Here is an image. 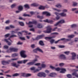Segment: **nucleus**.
Returning a JSON list of instances; mask_svg holds the SVG:
<instances>
[{"label": "nucleus", "instance_id": "obj_1", "mask_svg": "<svg viewBox=\"0 0 78 78\" xmlns=\"http://www.w3.org/2000/svg\"><path fill=\"white\" fill-rule=\"evenodd\" d=\"M59 41H64V42H67V41H70V40L69 39H66L65 38H62L60 40H59L57 41H55V44H57Z\"/></svg>", "mask_w": 78, "mask_h": 78}, {"label": "nucleus", "instance_id": "obj_2", "mask_svg": "<svg viewBox=\"0 0 78 78\" xmlns=\"http://www.w3.org/2000/svg\"><path fill=\"white\" fill-rule=\"evenodd\" d=\"M38 76H40V77H42L43 76V77H45L46 76V74L45 73L42 72H40L37 75Z\"/></svg>", "mask_w": 78, "mask_h": 78}, {"label": "nucleus", "instance_id": "obj_3", "mask_svg": "<svg viewBox=\"0 0 78 78\" xmlns=\"http://www.w3.org/2000/svg\"><path fill=\"white\" fill-rule=\"evenodd\" d=\"M25 51H22L20 52V54L21 57L24 58L27 57V55H25Z\"/></svg>", "mask_w": 78, "mask_h": 78}, {"label": "nucleus", "instance_id": "obj_4", "mask_svg": "<svg viewBox=\"0 0 78 78\" xmlns=\"http://www.w3.org/2000/svg\"><path fill=\"white\" fill-rule=\"evenodd\" d=\"M59 58L61 59H62L63 60H66L67 59V58L66 56L63 54L59 56Z\"/></svg>", "mask_w": 78, "mask_h": 78}, {"label": "nucleus", "instance_id": "obj_5", "mask_svg": "<svg viewBox=\"0 0 78 78\" xmlns=\"http://www.w3.org/2000/svg\"><path fill=\"white\" fill-rule=\"evenodd\" d=\"M37 51H39L40 52H41V53H43V51L39 48H37L33 50V52L34 53H36L37 52Z\"/></svg>", "mask_w": 78, "mask_h": 78}, {"label": "nucleus", "instance_id": "obj_6", "mask_svg": "<svg viewBox=\"0 0 78 78\" xmlns=\"http://www.w3.org/2000/svg\"><path fill=\"white\" fill-rule=\"evenodd\" d=\"M52 30V29L51 28H48L46 30H44L43 31L45 33H50L51 31Z\"/></svg>", "mask_w": 78, "mask_h": 78}, {"label": "nucleus", "instance_id": "obj_7", "mask_svg": "<svg viewBox=\"0 0 78 78\" xmlns=\"http://www.w3.org/2000/svg\"><path fill=\"white\" fill-rule=\"evenodd\" d=\"M71 55H72V59L73 60L74 59H75L76 58V55L75 54V53L73 52L71 53Z\"/></svg>", "mask_w": 78, "mask_h": 78}, {"label": "nucleus", "instance_id": "obj_8", "mask_svg": "<svg viewBox=\"0 0 78 78\" xmlns=\"http://www.w3.org/2000/svg\"><path fill=\"white\" fill-rule=\"evenodd\" d=\"M12 66H13V67H15L16 68H18V67L19 66H20V65L19 64H16V63H12L11 64Z\"/></svg>", "mask_w": 78, "mask_h": 78}, {"label": "nucleus", "instance_id": "obj_9", "mask_svg": "<svg viewBox=\"0 0 78 78\" xmlns=\"http://www.w3.org/2000/svg\"><path fill=\"white\" fill-rule=\"evenodd\" d=\"M44 34H42L41 35H38L37 37V39L39 40V39H42V38H43L44 37Z\"/></svg>", "mask_w": 78, "mask_h": 78}, {"label": "nucleus", "instance_id": "obj_10", "mask_svg": "<svg viewBox=\"0 0 78 78\" xmlns=\"http://www.w3.org/2000/svg\"><path fill=\"white\" fill-rule=\"evenodd\" d=\"M42 14H46V16H50V13L47 12H43Z\"/></svg>", "mask_w": 78, "mask_h": 78}, {"label": "nucleus", "instance_id": "obj_11", "mask_svg": "<svg viewBox=\"0 0 78 78\" xmlns=\"http://www.w3.org/2000/svg\"><path fill=\"white\" fill-rule=\"evenodd\" d=\"M4 41L5 42H6V43H8V45H11L12 43L10 42H9L7 39H5Z\"/></svg>", "mask_w": 78, "mask_h": 78}, {"label": "nucleus", "instance_id": "obj_12", "mask_svg": "<svg viewBox=\"0 0 78 78\" xmlns=\"http://www.w3.org/2000/svg\"><path fill=\"white\" fill-rule=\"evenodd\" d=\"M59 15L62 16V17H66V13H65L64 12H62L59 13Z\"/></svg>", "mask_w": 78, "mask_h": 78}, {"label": "nucleus", "instance_id": "obj_13", "mask_svg": "<svg viewBox=\"0 0 78 78\" xmlns=\"http://www.w3.org/2000/svg\"><path fill=\"white\" fill-rule=\"evenodd\" d=\"M37 23V21H34L32 22H29L28 24H36Z\"/></svg>", "mask_w": 78, "mask_h": 78}, {"label": "nucleus", "instance_id": "obj_14", "mask_svg": "<svg viewBox=\"0 0 78 78\" xmlns=\"http://www.w3.org/2000/svg\"><path fill=\"white\" fill-rule=\"evenodd\" d=\"M38 68L39 69H37L36 70H35L34 71V73H35L36 72H39V70H41V69H42V67H41L38 66Z\"/></svg>", "mask_w": 78, "mask_h": 78}, {"label": "nucleus", "instance_id": "obj_15", "mask_svg": "<svg viewBox=\"0 0 78 78\" xmlns=\"http://www.w3.org/2000/svg\"><path fill=\"white\" fill-rule=\"evenodd\" d=\"M28 33V31H22L21 32H19L18 33V35H22V33Z\"/></svg>", "mask_w": 78, "mask_h": 78}, {"label": "nucleus", "instance_id": "obj_16", "mask_svg": "<svg viewBox=\"0 0 78 78\" xmlns=\"http://www.w3.org/2000/svg\"><path fill=\"white\" fill-rule=\"evenodd\" d=\"M18 9L20 11H22L23 9V7L21 5H20L18 8Z\"/></svg>", "mask_w": 78, "mask_h": 78}, {"label": "nucleus", "instance_id": "obj_17", "mask_svg": "<svg viewBox=\"0 0 78 78\" xmlns=\"http://www.w3.org/2000/svg\"><path fill=\"white\" fill-rule=\"evenodd\" d=\"M39 44L41 46H44V44L42 41H39Z\"/></svg>", "mask_w": 78, "mask_h": 78}, {"label": "nucleus", "instance_id": "obj_18", "mask_svg": "<svg viewBox=\"0 0 78 78\" xmlns=\"http://www.w3.org/2000/svg\"><path fill=\"white\" fill-rule=\"evenodd\" d=\"M60 70H61V71L60 72V73H65V72H66V70L65 69L61 68Z\"/></svg>", "mask_w": 78, "mask_h": 78}, {"label": "nucleus", "instance_id": "obj_19", "mask_svg": "<svg viewBox=\"0 0 78 78\" xmlns=\"http://www.w3.org/2000/svg\"><path fill=\"white\" fill-rule=\"evenodd\" d=\"M20 75L23 77H26V73H20Z\"/></svg>", "mask_w": 78, "mask_h": 78}, {"label": "nucleus", "instance_id": "obj_20", "mask_svg": "<svg viewBox=\"0 0 78 78\" xmlns=\"http://www.w3.org/2000/svg\"><path fill=\"white\" fill-rule=\"evenodd\" d=\"M38 8L39 9H42L43 10H44V9H45V7L42 6H41L39 7Z\"/></svg>", "mask_w": 78, "mask_h": 78}, {"label": "nucleus", "instance_id": "obj_21", "mask_svg": "<svg viewBox=\"0 0 78 78\" xmlns=\"http://www.w3.org/2000/svg\"><path fill=\"white\" fill-rule=\"evenodd\" d=\"M7 63H8L7 61H2V64L3 65H6V64H8Z\"/></svg>", "mask_w": 78, "mask_h": 78}, {"label": "nucleus", "instance_id": "obj_22", "mask_svg": "<svg viewBox=\"0 0 78 78\" xmlns=\"http://www.w3.org/2000/svg\"><path fill=\"white\" fill-rule=\"evenodd\" d=\"M24 7H25V8H27V9H29V8H30L29 5L28 4H26L24 5Z\"/></svg>", "mask_w": 78, "mask_h": 78}, {"label": "nucleus", "instance_id": "obj_23", "mask_svg": "<svg viewBox=\"0 0 78 78\" xmlns=\"http://www.w3.org/2000/svg\"><path fill=\"white\" fill-rule=\"evenodd\" d=\"M55 6L57 7V8H61V7L62 6V5L60 4H57L56 5H55Z\"/></svg>", "mask_w": 78, "mask_h": 78}, {"label": "nucleus", "instance_id": "obj_24", "mask_svg": "<svg viewBox=\"0 0 78 78\" xmlns=\"http://www.w3.org/2000/svg\"><path fill=\"white\" fill-rule=\"evenodd\" d=\"M37 27L38 28H42V25L41 24H38L37 26Z\"/></svg>", "mask_w": 78, "mask_h": 78}, {"label": "nucleus", "instance_id": "obj_25", "mask_svg": "<svg viewBox=\"0 0 78 78\" xmlns=\"http://www.w3.org/2000/svg\"><path fill=\"white\" fill-rule=\"evenodd\" d=\"M27 65H29V66H31L32 65H33L34 64V62H30L27 63Z\"/></svg>", "mask_w": 78, "mask_h": 78}, {"label": "nucleus", "instance_id": "obj_26", "mask_svg": "<svg viewBox=\"0 0 78 78\" xmlns=\"http://www.w3.org/2000/svg\"><path fill=\"white\" fill-rule=\"evenodd\" d=\"M65 22L64 20H62L58 22L59 23H63Z\"/></svg>", "mask_w": 78, "mask_h": 78}, {"label": "nucleus", "instance_id": "obj_27", "mask_svg": "<svg viewBox=\"0 0 78 78\" xmlns=\"http://www.w3.org/2000/svg\"><path fill=\"white\" fill-rule=\"evenodd\" d=\"M31 6H38V4L36 3H34L31 4Z\"/></svg>", "mask_w": 78, "mask_h": 78}, {"label": "nucleus", "instance_id": "obj_28", "mask_svg": "<svg viewBox=\"0 0 78 78\" xmlns=\"http://www.w3.org/2000/svg\"><path fill=\"white\" fill-rule=\"evenodd\" d=\"M18 54L17 53H14L12 55V57H15V56H18Z\"/></svg>", "mask_w": 78, "mask_h": 78}, {"label": "nucleus", "instance_id": "obj_29", "mask_svg": "<svg viewBox=\"0 0 78 78\" xmlns=\"http://www.w3.org/2000/svg\"><path fill=\"white\" fill-rule=\"evenodd\" d=\"M37 18L38 19H44V17L43 16H41L39 15L37 16Z\"/></svg>", "mask_w": 78, "mask_h": 78}, {"label": "nucleus", "instance_id": "obj_30", "mask_svg": "<svg viewBox=\"0 0 78 78\" xmlns=\"http://www.w3.org/2000/svg\"><path fill=\"white\" fill-rule=\"evenodd\" d=\"M20 75V73H16L12 75V76H19Z\"/></svg>", "mask_w": 78, "mask_h": 78}, {"label": "nucleus", "instance_id": "obj_31", "mask_svg": "<svg viewBox=\"0 0 78 78\" xmlns=\"http://www.w3.org/2000/svg\"><path fill=\"white\" fill-rule=\"evenodd\" d=\"M54 37H45V39L47 40V39H52Z\"/></svg>", "mask_w": 78, "mask_h": 78}, {"label": "nucleus", "instance_id": "obj_32", "mask_svg": "<svg viewBox=\"0 0 78 78\" xmlns=\"http://www.w3.org/2000/svg\"><path fill=\"white\" fill-rule=\"evenodd\" d=\"M68 37H69V38H73L74 37H75V35H69Z\"/></svg>", "mask_w": 78, "mask_h": 78}, {"label": "nucleus", "instance_id": "obj_33", "mask_svg": "<svg viewBox=\"0 0 78 78\" xmlns=\"http://www.w3.org/2000/svg\"><path fill=\"white\" fill-rule=\"evenodd\" d=\"M19 23L21 26H22L23 27L24 26V23H23L22 22H19Z\"/></svg>", "mask_w": 78, "mask_h": 78}, {"label": "nucleus", "instance_id": "obj_34", "mask_svg": "<svg viewBox=\"0 0 78 78\" xmlns=\"http://www.w3.org/2000/svg\"><path fill=\"white\" fill-rule=\"evenodd\" d=\"M54 41L55 40L53 39H51L50 41V42L51 44H53V42H54Z\"/></svg>", "mask_w": 78, "mask_h": 78}, {"label": "nucleus", "instance_id": "obj_35", "mask_svg": "<svg viewBox=\"0 0 78 78\" xmlns=\"http://www.w3.org/2000/svg\"><path fill=\"white\" fill-rule=\"evenodd\" d=\"M31 75V74H26V77H28V76H30Z\"/></svg>", "mask_w": 78, "mask_h": 78}, {"label": "nucleus", "instance_id": "obj_36", "mask_svg": "<svg viewBox=\"0 0 78 78\" xmlns=\"http://www.w3.org/2000/svg\"><path fill=\"white\" fill-rule=\"evenodd\" d=\"M67 76L68 78H71L72 76V75L70 74H68L67 75Z\"/></svg>", "mask_w": 78, "mask_h": 78}, {"label": "nucleus", "instance_id": "obj_37", "mask_svg": "<svg viewBox=\"0 0 78 78\" xmlns=\"http://www.w3.org/2000/svg\"><path fill=\"white\" fill-rule=\"evenodd\" d=\"M54 75H55V74L54 73H52L50 74L49 76H51V77H54Z\"/></svg>", "mask_w": 78, "mask_h": 78}, {"label": "nucleus", "instance_id": "obj_38", "mask_svg": "<svg viewBox=\"0 0 78 78\" xmlns=\"http://www.w3.org/2000/svg\"><path fill=\"white\" fill-rule=\"evenodd\" d=\"M23 16H24V17H27V16L28 17H30V16L29 15L26 14H24Z\"/></svg>", "mask_w": 78, "mask_h": 78}, {"label": "nucleus", "instance_id": "obj_39", "mask_svg": "<svg viewBox=\"0 0 78 78\" xmlns=\"http://www.w3.org/2000/svg\"><path fill=\"white\" fill-rule=\"evenodd\" d=\"M22 61L23 62V64H25V63H26L28 61V60H22Z\"/></svg>", "mask_w": 78, "mask_h": 78}, {"label": "nucleus", "instance_id": "obj_40", "mask_svg": "<svg viewBox=\"0 0 78 78\" xmlns=\"http://www.w3.org/2000/svg\"><path fill=\"white\" fill-rule=\"evenodd\" d=\"M77 27V25L76 24H73L71 25L72 28H75V27Z\"/></svg>", "mask_w": 78, "mask_h": 78}, {"label": "nucleus", "instance_id": "obj_41", "mask_svg": "<svg viewBox=\"0 0 78 78\" xmlns=\"http://www.w3.org/2000/svg\"><path fill=\"white\" fill-rule=\"evenodd\" d=\"M14 48H9V50L11 51H13Z\"/></svg>", "mask_w": 78, "mask_h": 78}, {"label": "nucleus", "instance_id": "obj_42", "mask_svg": "<svg viewBox=\"0 0 78 78\" xmlns=\"http://www.w3.org/2000/svg\"><path fill=\"white\" fill-rule=\"evenodd\" d=\"M3 47L4 48H5V49H8V48H9V47L8 46H7L6 45H5Z\"/></svg>", "mask_w": 78, "mask_h": 78}, {"label": "nucleus", "instance_id": "obj_43", "mask_svg": "<svg viewBox=\"0 0 78 78\" xmlns=\"http://www.w3.org/2000/svg\"><path fill=\"white\" fill-rule=\"evenodd\" d=\"M18 64H21L23 63V62L22 61H18L17 62Z\"/></svg>", "mask_w": 78, "mask_h": 78}, {"label": "nucleus", "instance_id": "obj_44", "mask_svg": "<svg viewBox=\"0 0 78 78\" xmlns=\"http://www.w3.org/2000/svg\"><path fill=\"white\" fill-rule=\"evenodd\" d=\"M55 69L56 71H59L61 70V69L59 68H55Z\"/></svg>", "mask_w": 78, "mask_h": 78}, {"label": "nucleus", "instance_id": "obj_45", "mask_svg": "<svg viewBox=\"0 0 78 78\" xmlns=\"http://www.w3.org/2000/svg\"><path fill=\"white\" fill-rule=\"evenodd\" d=\"M77 3L75 2H73V6H75L77 5Z\"/></svg>", "mask_w": 78, "mask_h": 78}, {"label": "nucleus", "instance_id": "obj_46", "mask_svg": "<svg viewBox=\"0 0 78 78\" xmlns=\"http://www.w3.org/2000/svg\"><path fill=\"white\" fill-rule=\"evenodd\" d=\"M51 34H55V35H58L59 34L57 32H54V33H52Z\"/></svg>", "mask_w": 78, "mask_h": 78}, {"label": "nucleus", "instance_id": "obj_47", "mask_svg": "<svg viewBox=\"0 0 78 78\" xmlns=\"http://www.w3.org/2000/svg\"><path fill=\"white\" fill-rule=\"evenodd\" d=\"M70 53V51H66L64 52V53L65 54H66V55H68Z\"/></svg>", "mask_w": 78, "mask_h": 78}, {"label": "nucleus", "instance_id": "obj_48", "mask_svg": "<svg viewBox=\"0 0 78 78\" xmlns=\"http://www.w3.org/2000/svg\"><path fill=\"white\" fill-rule=\"evenodd\" d=\"M9 35H10V34H8L5 35V37H9Z\"/></svg>", "mask_w": 78, "mask_h": 78}, {"label": "nucleus", "instance_id": "obj_49", "mask_svg": "<svg viewBox=\"0 0 78 78\" xmlns=\"http://www.w3.org/2000/svg\"><path fill=\"white\" fill-rule=\"evenodd\" d=\"M53 22L54 21L52 20H49L48 23H50L51 24H52V23H53Z\"/></svg>", "mask_w": 78, "mask_h": 78}, {"label": "nucleus", "instance_id": "obj_50", "mask_svg": "<svg viewBox=\"0 0 78 78\" xmlns=\"http://www.w3.org/2000/svg\"><path fill=\"white\" fill-rule=\"evenodd\" d=\"M58 47H59V48H64V47H65V46H64V45H60L58 46Z\"/></svg>", "mask_w": 78, "mask_h": 78}, {"label": "nucleus", "instance_id": "obj_51", "mask_svg": "<svg viewBox=\"0 0 78 78\" xmlns=\"http://www.w3.org/2000/svg\"><path fill=\"white\" fill-rule=\"evenodd\" d=\"M5 29V30H10V29H11V28L9 27H6Z\"/></svg>", "mask_w": 78, "mask_h": 78}, {"label": "nucleus", "instance_id": "obj_52", "mask_svg": "<svg viewBox=\"0 0 78 78\" xmlns=\"http://www.w3.org/2000/svg\"><path fill=\"white\" fill-rule=\"evenodd\" d=\"M57 28H58V27H55L53 29H52V31H56V30Z\"/></svg>", "mask_w": 78, "mask_h": 78}, {"label": "nucleus", "instance_id": "obj_53", "mask_svg": "<svg viewBox=\"0 0 78 78\" xmlns=\"http://www.w3.org/2000/svg\"><path fill=\"white\" fill-rule=\"evenodd\" d=\"M17 50H18V49L16 48H14V49L13 50V51L16 52L17 51Z\"/></svg>", "mask_w": 78, "mask_h": 78}, {"label": "nucleus", "instance_id": "obj_54", "mask_svg": "<svg viewBox=\"0 0 78 78\" xmlns=\"http://www.w3.org/2000/svg\"><path fill=\"white\" fill-rule=\"evenodd\" d=\"M31 47L32 48H35V45L34 44L31 45Z\"/></svg>", "mask_w": 78, "mask_h": 78}, {"label": "nucleus", "instance_id": "obj_55", "mask_svg": "<svg viewBox=\"0 0 78 78\" xmlns=\"http://www.w3.org/2000/svg\"><path fill=\"white\" fill-rule=\"evenodd\" d=\"M76 74H77V73H76L74 72L72 73V75L74 76H76Z\"/></svg>", "mask_w": 78, "mask_h": 78}, {"label": "nucleus", "instance_id": "obj_56", "mask_svg": "<svg viewBox=\"0 0 78 78\" xmlns=\"http://www.w3.org/2000/svg\"><path fill=\"white\" fill-rule=\"evenodd\" d=\"M16 37V35H12L10 37V38H11V37Z\"/></svg>", "mask_w": 78, "mask_h": 78}, {"label": "nucleus", "instance_id": "obj_57", "mask_svg": "<svg viewBox=\"0 0 78 78\" xmlns=\"http://www.w3.org/2000/svg\"><path fill=\"white\" fill-rule=\"evenodd\" d=\"M22 44H23V43L20 42V41L18 42L17 43V45H22Z\"/></svg>", "mask_w": 78, "mask_h": 78}, {"label": "nucleus", "instance_id": "obj_58", "mask_svg": "<svg viewBox=\"0 0 78 78\" xmlns=\"http://www.w3.org/2000/svg\"><path fill=\"white\" fill-rule=\"evenodd\" d=\"M43 21L45 22H47V23H49V20H48V19H46L45 20H44Z\"/></svg>", "mask_w": 78, "mask_h": 78}, {"label": "nucleus", "instance_id": "obj_59", "mask_svg": "<svg viewBox=\"0 0 78 78\" xmlns=\"http://www.w3.org/2000/svg\"><path fill=\"white\" fill-rule=\"evenodd\" d=\"M37 61V58L34 59L33 60V62H34V63L36 62V61Z\"/></svg>", "mask_w": 78, "mask_h": 78}, {"label": "nucleus", "instance_id": "obj_60", "mask_svg": "<svg viewBox=\"0 0 78 78\" xmlns=\"http://www.w3.org/2000/svg\"><path fill=\"white\" fill-rule=\"evenodd\" d=\"M20 39L23 41H25V37H20Z\"/></svg>", "mask_w": 78, "mask_h": 78}, {"label": "nucleus", "instance_id": "obj_61", "mask_svg": "<svg viewBox=\"0 0 78 78\" xmlns=\"http://www.w3.org/2000/svg\"><path fill=\"white\" fill-rule=\"evenodd\" d=\"M45 66H46V65H45L44 64H41V67H43V68L44 67H45Z\"/></svg>", "mask_w": 78, "mask_h": 78}, {"label": "nucleus", "instance_id": "obj_62", "mask_svg": "<svg viewBox=\"0 0 78 78\" xmlns=\"http://www.w3.org/2000/svg\"><path fill=\"white\" fill-rule=\"evenodd\" d=\"M36 69V68L35 67H33L30 68V69L31 70H35V69Z\"/></svg>", "mask_w": 78, "mask_h": 78}, {"label": "nucleus", "instance_id": "obj_63", "mask_svg": "<svg viewBox=\"0 0 78 78\" xmlns=\"http://www.w3.org/2000/svg\"><path fill=\"white\" fill-rule=\"evenodd\" d=\"M16 4H13L11 6V7L12 8H13L14 7H15L16 6Z\"/></svg>", "mask_w": 78, "mask_h": 78}, {"label": "nucleus", "instance_id": "obj_64", "mask_svg": "<svg viewBox=\"0 0 78 78\" xmlns=\"http://www.w3.org/2000/svg\"><path fill=\"white\" fill-rule=\"evenodd\" d=\"M59 18H60V16H57V17H56V19L57 20H59Z\"/></svg>", "mask_w": 78, "mask_h": 78}]
</instances>
